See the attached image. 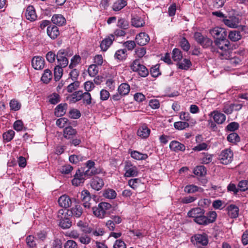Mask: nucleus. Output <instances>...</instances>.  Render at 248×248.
Masks as SVG:
<instances>
[{"mask_svg": "<svg viewBox=\"0 0 248 248\" xmlns=\"http://www.w3.org/2000/svg\"><path fill=\"white\" fill-rule=\"evenodd\" d=\"M100 99L105 101L108 99L110 96L109 93L106 90L102 89L100 93Z\"/></svg>", "mask_w": 248, "mask_h": 248, "instance_id": "61", "label": "nucleus"}, {"mask_svg": "<svg viewBox=\"0 0 248 248\" xmlns=\"http://www.w3.org/2000/svg\"><path fill=\"white\" fill-rule=\"evenodd\" d=\"M85 159L86 157L81 155H73L69 157L70 162L74 164H76L79 161H82Z\"/></svg>", "mask_w": 248, "mask_h": 248, "instance_id": "41", "label": "nucleus"}, {"mask_svg": "<svg viewBox=\"0 0 248 248\" xmlns=\"http://www.w3.org/2000/svg\"><path fill=\"white\" fill-rule=\"evenodd\" d=\"M127 4L126 0H117L113 3L112 9L114 11H119L124 8Z\"/></svg>", "mask_w": 248, "mask_h": 248, "instance_id": "26", "label": "nucleus"}, {"mask_svg": "<svg viewBox=\"0 0 248 248\" xmlns=\"http://www.w3.org/2000/svg\"><path fill=\"white\" fill-rule=\"evenodd\" d=\"M51 21L53 24L59 26H62L66 23L65 18L61 14L54 15L52 17Z\"/></svg>", "mask_w": 248, "mask_h": 248, "instance_id": "21", "label": "nucleus"}, {"mask_svg": "<svg viewBox=\"0 0 248 248\" xmlns=\"http://www.w3.org/2000/svg\"><path fill=\"white\" fill-rule=\"evenodd\" d=\"M205 211L200 207L194 208L190 210L187 213L189 217L196 219L198 217L201 216V215H204Z\"/></svg>", "mask_w": 248, "mask_h": 248, "instance_id": "23", "label": "nucleus"}, {"mask_svg": "<svg viewBox=\"0 0 248 248\" xmlns=\"http://www.w3.org/2000/svg\"><path fill=\"white\" fill-rule=\"evenodd\" d=\"M25 16L26 18L31 21H34L36 19L37 16L35 9L32 6L30 5L27 8Z\"/></svg>", "mask_w": 248, "mask_h": 248, "instance_id": "22", "label": "nucleus"}, {"mask_svg": "<svg viewBox=\"0 0 248 248\" xmlns=\"http://www.w3.org/2000/svg\"><path fill=\"white\" fill-rule=\"evenodd\" d=\"M63 51H58L57 54V59L59 63V65L61 67H65L68 64V60L67 58L63 55Z\"/></svg>", "mask_w": 248, "mask_h": 248, "instance_id": "24", "label": "nucleus"}, {"mask_svg": "<svg viewBox=\"0 0 248 248\" xmlns=\"http://www.w3.org/2000/svg\"><path fill=\"white\" fill-rule=\"evenodd\" d=\"M80 82L78 81H74L72 83H71L67 87V91L68 93H72L73 91L77 90L79 87Z\"/></svg>", "mask_w": 248, "mask_h": 248, "instance_id": "48", "label": "nucleus"}, {"mask_svg": "<svg viewBox=\"0 0 248 248\" xmlns=\"http://www.w3.org/2000/svg\"><path fill=\"white\" fill-rule=\"evenodd\" d=\"M123 45L128 50H132L136 46V43L134 41H127L124 43Z\"/></svg>", "mask_w": 248, "mask_h": 248, "instance_id": "60", "label": "nucleus"}, {"mask_svg": "<svg viewBox=\"0 0 248 248\" xmlns=\"http://www.w3.org/2000/svg\"><path fill=\"white\" fill-rule=\"evenodd\" d=\"M208 224L214 222L217 218V213L215 211L209 212L207 216Z\"/></svg>", "mask_w": 248, "mask_h": 248, "instance_id": "54", "label": "nucleus"}, {"mask_svg": "<svg viewBox=\"0 0 248 248\" xmlns=\"http://www.w3.org/2000/svg\"><path fill=\"white\" fill-rule=\"evenodd\" d=\"M114 40V35L110 34L107 38L103 40L100 44V47L101 49L105 51L112 44L113 41Z\"/></svg>", "mask_w": 248, "mask_h": 248, "instance_id": "14", "label": "nucleus"}, {"mask_svg": "<svg viewBox=\"0 0 248 248\" xmlns=\"http://www.w3.org/2000/svg\"><path fill=\"white\" fill-rule=\"evenodd\" d=\"M60 226L64 229L69 228L72 225V222L68 218L64 217L60 219Z\"/></svg>", "mask_w": 248, "mask_h": 248, "instance_id": "37", "label": "nucleus"}, {"mask_svg": "<svg viewBox=\"0 0 248 248\" xmlns=\"http://www.w3.org/2000/svg\"><path fill=\"white\" fill-rule=\"evenodd\" d=\"M26 243L29 248H33L36 246L34 237L31 235H29L26 238Z\"/></svg>", "mask_w": 248, "mask_h": 248, "instance_id": "62", "label": "nucleus"}, {"mask_svg": "<svg viewBox=\"0 0 248 248\" xmlns=\"http://www.w3.org/2000/svg\"><path fill=\"white\" fill-rule=\"evenodd\" d=\"M131 156L136 160H145L148 157L146 154H142L137 151H133L131 152Z\"/></svg>", "mask_w": 248, "mask_h": 248, "instance_id": "33", "label": "nucleus"}, {"mask_svg": "<svg viewBox=\"0 0 248 248\" xmlns=\"http://www.w3.org/2000/svg\"><path fill=\"white\" fill-rule=\"evenodd\" d=\"M228 214L232 218H236L238 216L239 209L235 205H230L228 207Z\"/></svg>", "mask_w": 248, "mask_h": 248, "instance_id": "30", "label": "nucleus"}, {"mask_svg": "<svg viewBox=\"0 0 248 248\" xmlns=\"http://www.w3.org/2000/svg\"><path fill=\"white\" fill-rule=\"evenodd\" d=\"M126 50L124 49L118 50L114 55L115 59L122 61L126 58Z\"/></svg>", "mask_w": 248, "mask_h": 248, "instance_id": "44", "label": "nucleus"}, {"mask_svg": "<svg viewBox=\"0 0 248 248\" xmlns=\"http://www.w3.org/2000/svg\"><path fill=\"white\" fill-rule=\"evenodd\" d=\"M21 104L16 100H11L10 102V107L12 110L16 111L19 110L21 108Z\"/></svg>", "mask_w": 248, "mask_h": 248, "instance_id": "51", "label": "nucleus"}, {"mask_svg": "<svg viewBox=\"0 0 248 248\" xmlns=\"http://www.w3.org/2000/svg\"><path fill=\"white\" fill-rule=\"evenodd\" d=\"M15 134V133L14 131L13 130H10L7 132L3 133V139L6 140L7 141H10L13 139Z\"/></svg>", "mask_w": 248, "mask_h": 248, "instance_id": "52", "label": "nucleus"}, {"mask_svg": "<svg viewBox=\"0 0 248 248\" xmlns=\"http://www.w3.org/2000/svg\"><path fill=\"white\" fill-rule=\"evenodd\" d=\"M91 187L97 191L100 190L104 185L103 180L97 176H95L91 180Z\"/></svg>", "mask_w": 248, "mask_h": 248, "instance_id": "8", "label": "nucleus"}, {"mask_svg": "<svg viewBox=\"0 0 248 248\" xmlns=\"http://www.w3.org/2000/svg\"><path fill=\"white\" fill-rule=\"evenodd\" d=\"M210 33L216 40H223L227 36V32L225 29L218 27H215L210 31Z\"/></svg>", "mask_w": 248, "mask_h": 248, "instance_id": "5", "label": "nucleus"}, {"mask_svg": "<svg viewBox=\"0 0 248 248\" xmlns=\"http://www.w3.org/2000/svg\"><path fill=\"white\" fill-rule=\"evenodd\" d=\"M64 248H78V245L74 240H69L64 244Z\"/></svg>", "mask_w": 248, "mask_h": 248, "instance_id": "63", "label": "nucleus"}, {"mask_svg": "<svg viewBox=\"0 0 248 248\" xmlns=\"http://www.w3.org/2000/svg\"><path fill=\"white\" fill-rule=\"evenodd\" d=\"M117 26L122 30H127L129 28V24L127 20L124 18H120L117 22Z\"/></svg>", "mask_w": 248, "mask_h": 248, "instance_id": "35", "label": "nucleus"}, {"mask_svg": "<svg viewBox=\"0 0 248 248\" xmlns=\"http://www.w3.org/2000/svg\"><path fill=\"white\" fill-rule=\"evenodd\" d=\"M191 65L190 61L187 59H184L181 62L178 63L179 68L184 70H187Z\"/></svg>", "mask_w": 248, "mask_h": 248, "instance_id": "38", "label": "nucleus"}, {"mask_svg": "<svg viewBox=\"0 0 248 248\" xmlns=\"http://www.w3.org/2000/svg\"><path fill=\"white\" fill-rule=\"evenodd\" d=\"M111 208V205L108 202H102L97 207H92V210L94 215L99 218H103L109 209Z\"/></svg>", "mask_w": 248, "mask_h": 248, "instance_id": "1", "label": "nucleus"}, {"mask_svg": "<svg viewBox=\"0 0 248 248\" xmlns=\"http://www.w3.org/2000/svg\"><path fill=\"white\" fill-rule=\"evenodd\" d=\"M174 127L175 129L182 130L189 127V124L186 122L179 121L174 123Z\"/></svg>", "mask_w": 248, "mask_h": 248, "instance_id": "42", "label": "nucleus"}, {"mask_svg": "<svg viewBox=\"0 0 248 248\" xmlns=\"http://www.w3.org/2000/svg\"><path fill=\"white\" fill-rule=\"evenodd\" d=\"M32 67L36 70H41L44 67L45 61L43 58L40 56H34L31 61Z\"/></svg>", "mask_w": 248, "mask_h": 248, "instance_id": "9", "label": "nucleus"}, {"mask_svg": "<svg viewBox=\"0 0 248 248\" xmlns=\"http://www.w3.org/2000/svg\"><path fill=\"white\" fill-rule=\"evenodd\" d=\"M47 34L50 38L55 39L59 35L60 31L57 26L50 25L47 28Z\"/></svg>", "mask_w": 248, "mask_h": 248, "instance_id": "17", "label": "nucleus"}, {"mask_svg": "<svg viewBox=\"0 0 248 248\" xmlns=\"http://www.w3.org/2000/svg\"><path fill=\"white\" fill-rule=\"evenodd\" d=\"M135 40L139 45L143 46L149 42L150 37L145 32H140L136 35Z\"/></svg>", "mask_w": 248, "mask_h": 248, "instance_id": "10", "label": "nucleus"}, {"mask_svg": "<svg viewBox=\"0 0 248 248\" xmlns=\"http://www.w3.org/2000/svg\"><path fill=\"white\" fill-rule=\"evenodd\" d=\"M170 148L171 150L175 152L179 151H184L186 149L185 146L176 140H173L170 144Z\"/></svg>", "mask_w": 248, "mask_h": 248, "instance_id": "20", "label": "nucleus"}, {"mask_svg": "<svg viewBox=\"0 0 248 248\" xmlns=\"http://www.w3.org/2000/svg\"><path fill=\"white\" fill-rule=\"evenodd\" d=\"M233 158V153L230 149L222 151L219 155V159L221 164L227 165L230 163Z\"/></svg>", "mask_w": 248, "mask_h": 248, "instance_id": "4", "label": "nucleus"}, {"mask_svg": "<svg viewBox=\"0 0 248 248\" xmlns=\"http://www.w3.org/2000/svg\"><path fill=\"white\" fill-rule=\"evenodd\" d=\"M116 192L113 189H108L104 191L103 196L108 199H113L116 197Z\"/></svg>", "mask_w": 248, "mask_h": 248, "instance_id": "46", "label": "nucleus"}, {"mask_svg": "<svg viewBox=\"0 0 248 248\" xmlns=\"http://www.w3.org/2000/svg\"><path fill=\"white\" fill-rule=\"evenodd\" d=\"M203 189L196 186L191 185L185 186L184 191L187 193H194L196 191H202Z\"/></svg>", "mask_w": 248, "mask_h": 248, "instance_id": "36", "label": "nucleus"}, {"mask_svg": "<svg viewBox=\"0 0 248 248\" xmlns=\"http://www.w3.org/2000/svg\"><path fill=\"white\" fill-rule=\"evenodd\" d=\"M118 91L123 96L126 95L130 92V86L126 83H122L119 86Z\"/></svg>", "mask_w": 248, "mask_h": 248, "instance_id": "29", "label": "nucleus"}, {"mask_svg": "<svg viewBox=\"0 0 248 248\" xmlns=\"http://www.w3.org/2000/svg\"><path fill=\"white\" fill-rule=\"evenodd\" d=\"M80 195V199L84 207L92 208L94 205L96 203L94 195H91L87 190L85 189L82 190Z\"/></svg>", "mask_w": 248, "mask_h": 248, "instance_id": "2", "label": "nucleus"}, {"mask_svg": "<svg viewBox=\"0 0 248 248\" xmlns=\"http://www.w3.org/2000/svg\"><path fill=\"white\" fill-rule=\"evenodd\" d=\"M83 99V102L86 105H90L92 103V97L89 92L82 93L81 95V99Z\"/></svg>", "mask_w": 248, "mask_h": 248, "instance_id": "47", "label": "nucleus"}, {"mask_svg": "<svg viewBox=\"0 0 248 248\" xmlns=\"http://www.w3.org/2000/svg\"><path fill=\"white\" fill-rule=\"evenodd\" d=\"M52 78L51 72L49 69H46L41 77V80L45 83H48Z\"/></svg>", "mask_w": 248, "mask_h": 248, "instance_id": "34", "label": "nucleus"}, {"mask_svg": "<svg viewBox=\"0 0 248 248\" xmlns=\"http://www.w3.org/2000/svg\"><path fill=\"white\" fill-rule=\"evenodd\" d=\"M81 95H82V91H78L73 93L68 98L70 103H75L81 100Z\"/></svg>", "mask_w": 248, "mask_h": 248, "instance_id": "27", "label": "nucleus"}, {"mask_svg": "<svg viewBox=\"0 0 248 248\" xmlns=\"http://www.w3.org/2000/svg\"><path fill=\"white\" fill-rule=\"evenodd\" d=\"M82 209L80 205H76L70 210H67V214L74 217H79L82 214Z\"/></svg>", "mask_w": 248, "mask_h": 248, "instance_id": "13", "label": "nucleus"}, {"mask_svg": "<svg viewBox=\"0 0 248 248\" xmlns=\"http://www.w3.org/2000/svg\"><path fill=\"white\" fill-rule=\"evenodd\" d=\"M62 67L60 65H57L54 69V78L56 81L59 80L62 75Z\"/></svg>", "mask_w": 248, "mask_h": 248, "instance_id": "39", "label": "nucleus"}, {"mask_svg": "<svg viewBox=\"0 0 248 248\" xmlns=\"http://www.w3.org/2000/svg\"><path fill=\"white\" fill-rule=\"evenodd\" d=\"M241 191H245L248 189V180H242L238 184Z\"/></svg>", "mask_w": 248, "mask_h": 248, "instance_id": "64", "label": "nucleus"}, {"mask_svg": "<svg viewBox=\"0 0 248 248\" xmlns=\"http://www.w3.org/2000/svg\"><path fill=\"white\" fill-rule=\"evenodd\" d=\"M60 98V95L57 93H53L48 96L49 102L54 105L58 103L61 100Z\"/></svg>", "mask_w": 248, "mask_h": 248, "instance_id": "45", "label": "nucleus"}, {"mask_svg": "<svg viewBox=\"0 0 248 248\" xmlns=\"http://www.w3.org/2000/svg\"><path fill=\"white\" fill-rule=\"evenodd\" d=\"M227 140L229 142L234 143L239 141V137L236 133H232L227 136Z\"/></svg>", "mask_w": 248, "mask_h": 248, "instance_id": "55", "label": "nucleus"}, {"mask_svg": "<svg viewBox=\"0 0 248 248\" xmlns=\"http://www.w3.org/2000/svg\"><path fill=\"white\" fill-rule=\"evenodd\" d=\"M209 115L213 116L214 121L217 124H223L226 120L224 114L217 111L211 112Z\"/></svg>", "mask_w": 248, "mask_h": 248, "instance_id": "15", "label": "nucleus"}, {"mask_svg": "<svg viewBox=\"0 0 248 248\" xmlns=\"http://www.w3.org/2000/svg\"><path fill=\"white\" fill-rule=\"evenodd\" d=\"M150 72L153 77H157L161 74L159 71V66L158 65H156L155 66L152 67L151 68Z\"/></svg>", "mask_w": 248, "mask_h": 248, "instance_id": "59", "label": "nucleus"}, {"mask_svg": "<svg viewBox=\"0 0 248 248\" xmlns=\"http://www.w3.org/2000/svg\"><path fill=\"white\" fill-rule=\"evenodd\" d=\"M216 46H217L218 48L223 51L220 54L223 57L227 56V53L229 52V49L222 45L220 40H216L214 42Z\"/></svg>", "mask_w": 248, "mask_h": 248, "instance_id": "32", "label": "nucleus"}, {"mask_svg": "<svg viewBox=\"0 0 248 248\" xmlns=\"http://www.w3.org/2000/svg\"><path fill=\"white\" fill-rule=\"evenodd\" d=\"M67 108L66 103H61L58 105L55 109V115L57 117H61L64 115Z\"/></svg>", "mask_w": 248, "mask_h": 248, "instance_id": "25", "label": "nucleus"}, {"mask_svg": "<svg viewBox=\"0 0 248 248\" xmlns=\"http://www.w3.org/2000/svg\"><path fill=\"white\" fill-rule=\"evenodd\" d=\"M194 220L197 224L200 225H206L208 224L207 223V218L204 215H201V216H199L196 219H194Z\"/></svg>", "mask_w": 248, "mask_h": 248, "instance_id": "50", "label": "nucleus"}, {"mask_svg": "<svg viewBox=\"0 0 248 248\" xmlns=\"http://www.w3.org/2000/svg\"><path fill=\"white\" fill-rule=\"evenodd\" d=\"M58 203L61 207L66 209L71 205L72 200L68 195L64 194L59 198Z\"/></svg>", "mask_w": 248, "mask_h": 248, "instance_id": "12", "label": "nucleus"}, {"mask_svg": "<svg viewBox=\"0 0 248 248\" xmlns=\"http://www.w3.org/2000/svg\"><path fill=\"white\" fill-rule=\"evenodd\" d=\"M150 129L145 124H143L138 130L137 135L142 139L148 138L150 133Z\"/></svg>", "mask_w": 248, "mask_h": 248, "instance_id": "19", "label": "nucleus"}, {"mask_svg": "<svg viewBox=\"0 0 248 248\" xmlns=\"http://www.w3.org/2000/svg\"><path fill=\"white\" fill-rule=\"evenodd\" d=\"M172 58L174 61H179L182 58V52L179 49L174 48L172 51Z\"/></svg>", "mask_w": 248, "mask_h": 248, "instance_id": "43", "label": "nucleus"}, {"mask_svg": "<svg viewBox=\"0 0 248 248\" xmlns=\"http://www.w3.org/2000/svg\"><path fill=\"white\" fill-rule=\"evenodd\" d=\"M81 61V58L79 55L74 56L71 59V63L69 65L70 68H73L77 64L79 63Z\"/></svg>", "mask_w": 248, "mask_h": 248, "instance_id": "56", "label": "nucleus"}, {"mask_svg": "<svg viewBox=\"0 0 248 248\" xmlns=\"http://www.w3.org/2000/svg\"><path fill=\"white\" fill-rule=\"evenodd\" d=\"M125 172L124 176L126 177H135L138 174V170L136 166L130 163H127L124 167Z\"/></svg>", "mask_w": 248, "mask_h": 248, "instance_id": "7", "label": "nucleus"}, {"mask_svg": "<svg viewBox=\"0 0 248 248\" xmlns=\"http://www.w3.org/2000/svg\"><path fill=\"white\" fill-rule=\"evenodd\" d=\"M89 75L92 77H94L98 72V68L96 64L91 65L88 69Z\"/></svg>", "mask_w": 248, "mask_h": 248, "instance_id": "49", "label": "nucleus"}, {"mask_svg": "<svg viewBox=\"0 0 248 248\" xmlns=\"http://www.w3.org/2000/svg\"><path fill=\"white\" fill-rule=\"evenodd\" d=\"M86 166L87 169L84 170V171L87 178L102 172V169L100 168H96L95 162L92 160L87 161L86 163Z\"/></svg>", "mask_w": 248, "mask_h": 248, "instance_id": "3", "label": "nucleus"}, {"mask_svg": "<svg viewBox=\"0 0 248 248\" xmlns=\"http://www.w3.org/2000/svg\"><path fill=\"white\" fill-rule=\"evenodd\" d=\"M81 116L80 111L77 109H71L69 112V117L73 119H78Z\"/></svg>", "mask_w": 248, "mask_h": 248, "instance_id": "58", "label": "nucleus"}, {"mask_svg": "<svg viewBox=\"0 0 248 248\" xmlns=\"http://www.w3.org/2000/svg\"><path fill=\"white\" fill-rule=\"evenodd\" d=\"M223 22L228 27L236 28L239 23L238 18L235 16H229L228 18L225 17L223 19Z\"/></svg>", "mask_w": 248, "mask_h": 248, "instance_id": "11", "label": "nucleus"}, {"mask_svg": "<svg viewBox=\"0 0 248 248\" xmlns=\"http://www.w3.org/2000/svg\"><path fill=\"white\" fill-rule=\"evenodd\" d=\"M77 133V130L69 125L63 129V136L66 139H72Z\"/></svg>", "mask_w": 248, "mask_h": 248, "instance_id": "16", "label": "nucleus"}, {"mask_svg": "<svg viewBox=\"0 0 248 248\" xmlns=\"http://www.w3.org/2000/svg\"><path fill=\"white\" fill-rule=\"evenodd\" d=\"M194 173L199 176H204L206 174V169L203 166H198L194 169Z\"/></svg>", "mask_w": 248, "mask_h": 248, "instance_id": "40", "label": "nucleus"}, {"mask_svg": "<svg viewBox=\"0 0 248 248\" xmlns=\"http://www.w3.org/2000/svg\"><path fill=\"white\" fill-rule=\"evenodd\" d=\"M241 37V33L239 31L234 30L229 32V38L233 42H236L240 40Z\"/></svg>", "mask_w": 248, "mask_h": 248, "instance_id": "31", "label": "nucleus"}, {"mask_svg": "<svg viewBox=\"0 0 248 248\" xmlns=\"http://www.w3.org/2000/svg\"><path fill=\"white\" fill-rule=\"evenodd\" d=\"M68 119L66 118L62 117L58 119L56 121V124L60 128L64 127L68 123Z\"/></svg>", "mask_w": 248, "mask_h": 248, "instance_id": "57", "label": "nucleus"}, {"mask_svg": "<svg viewBox=\"0 0 248 248\" xmlns=\"http://www.w3.org/2000/svg\"><path fill=\"white\" fill-rule=\"evenodd\" d=\"M131 23L132 26L136 28H140L143 27L145 22L143 17L136 16L132 17Z\"/></svg>", "mask_w": 248, "mask_h": 248, "instance_id": "18", "label": "nucleus"}, {"mask_svg": "<svg viewBox=\"0 0 248 248\" xmlns=\"http://www.w3.org/2000/svg\"><path fill=\"white\" fill-rule=\"evenodd\" d=\"M191 242L194 245L201 244L202 246H206L208 244L207 236L205 234H196L191 238Z\"/></svg>", "mask_w": 248, "mask_h": 248, "instance_id": "6", "label": "nucleus"}, {"mask_svg": "<svg viewBox=\"0 0 248 248\" xmlns=\"http://www.w3.org/2000/svg\"><path fill=\"white\" fill-rule=\"evenodd\" d=\"M212 44L213 41L210 38L205 36L200 45L205 48L211 47V51L214 52L216 51V49L213 46H212Z\"/></svg>", "mask_w": 248, "mask_h": 248, "instance_id": "28", "label": "nucleus"}, {"mask_svg": "<svg viewBox=\"0 0 248 248\" xmlns=\"http://www.w3.org/2000/svg\"><path fill=\"white\" fill-rule=\"evenodd\" d=\"M181 48L186 51L189 50L190 48V44L186 38H183L180 42Z\"/></svg>", "mask_w": 248, "mask_h": 248, "instance_id": "53", "label": "nucleus"}]
</instances>
